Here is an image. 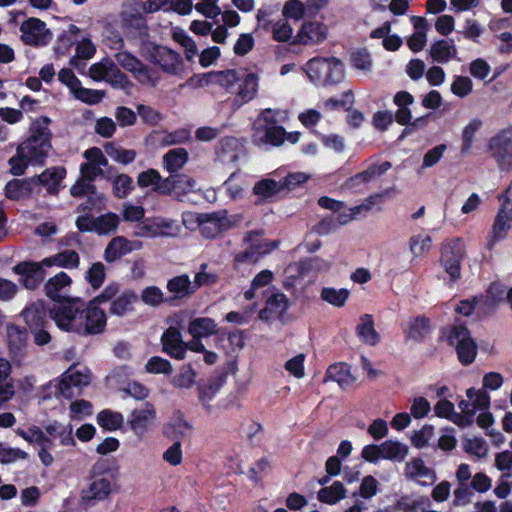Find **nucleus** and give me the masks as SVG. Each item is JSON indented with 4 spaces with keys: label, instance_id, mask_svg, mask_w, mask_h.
<instances>
[{
    "label": "nucleus",
    "instance_id": "1",
    "mask_svg": "<svg viewBox=\"0 0 512 512\" xmlns=\"http://www.w3.org/2000/svg\"><path fill=\"white\" fill-rule=\"evenodd\" d=\"M50 119L36 118L30 126V136L24 140L16 150V155L9 159L10 172L20 176L25 173L29 165H42L51 149Z\"/></svg>",
    "mask_w": 512,
    "mask_h": 512
},
{
    "label": "nucleus",
    "instance_id": "2",
    "mask_svg": "<svg viewBox=\"0 0 512 512\" xmlns=\"http://www.w3.org/2000/svg\"><path fill=\"white\" fill-rule=\"evenodd\" d=\"M302 70L314 84H335L344 76V65L335 57H314L302 67Z\"/></svg>",
    "mask_w": 512,
    "mask_h": 512
},
{
    "label": "nucleus",
    "instance_id": "3",
    "mask_svg": "<svg viewBox=\"0 0 512 512\" xmlns=\"http://www.w3.org/2000/svg\"><path fill=\"white\" fill-rule=\"evenodd\" d=\"M276 112L266 109L261 112L253 125V142L258 146H280L285 142L286 131L278 126Z\"/></svg>",
    "mask_w": 512,
    "mask_h": 512
},
{
    "label": "nucleus",
    "instance_id": "4",
    "mask_svg": "<svg viewBox=\"0 0 512 512\" xmlns=\"http://www.w3.org/2000/svg\"><path fill=\"white\" fill-rule=\"evenodd\" d=\"M83 304L80 299H65L49 308L50 318L62 331L79 334Z\"/></svg>",
    "mask_w": 512,
    "mask_h": 512
},
{
    "label": "nucleus",
    "instance_id": "5",
    "mask_svg": "<svg viewBox=\"0 0 512 512\" xmlns=\"http://www.w3.org/2000/svg\"><path fill=\"white\" fill-rule=\"evenodd\" d=\"M188 318V312L180 311L170 317V327L162 335L164 350L172 357L182 360L185 358V343L178 327H182Z\"/></svg>",
    "mask_w": 512,
    "mask_h": 512
},
{
    "label": "nucleus",
    "instance_id": "6",
    "mask_svg": "<svg viewBox=\"0 0 512 512\" xmlns=\"http://www.w3.org/2000/svg\"><path fill=\"white\" fill-rule=\"evenodd\" d=\"M91 377L86 367L71 366L60 377L53 387H61L64 398L71 399L78 394L83 387L90 384Z\"/></svg>",
    "mask_w": 512,
    "mask_h": 512
},
{
    "label": "nucleus",
    "instance_id": "7",
    "mask_svg": "<svg viewBox=\"0 0 512 512\" xmlns=\"http://www.w3.org/2000/svg\"><path fill=\"white\" fill-rule=\"evenodd\" d=\"M447 339L450 345L455 346L458 359L463 365H469L474 361L477 355V346L465 327H452L448 332Z\"/></svg>",
    "mask_w": 512,
    "mask_h": 512
},
{
    "label": "nucleus",
    "instance_id": "8",
    "mask_svg": "<svg viewBox=\"0 0 512 512\" xmlns=\"http://www.w3.org/2000/svg\"><path fill=\"white\" fill-rule=\"evenodd\" d=\"M119 222V216L109 212L96 218L91 215L79 216L76 219V226L81 232H95L99 235H106L116 231Z\"/></svg>",
    "mask_w": 512,
    "mask_h": 512
},
{
    "label": "nucleus",
    "instance_id": "9",
    "mask_svg": "<svg viewBox=\"0 0 512 512\" xmlns=\"http://www.w3.org/2000/svg\"><path fill=\"white\" fill-rule=\"evenodd\" d=\"M151 62L168 75L181 76L185 71L181 55L166 46H156L153 49Z\"/></svg>",
    "mask_w": 512,
    "mask_h": 512
},
{
    "label": "nucleus",
    "instance_id": "10",
    "mask_svg": "<svg viewBox=\"0 0 512 512\" xmlns=\"http://www.w3.org/2000/svg\"><path fill=\"white\" fill-rule=\"evenodd\" d=\"M466 397L467 399H462L458 404L465 426L472 423L477 412L488 410L490 406V396L484 389L469 388L466 390Z\"/></svg>",
    "mask_w": 512,
    "mask_h": 512
},
{
    "label": "nucleus",
    "instance_id": "11",
    "mask_svg": "<svg viewBox=\"0 0 512 512\" xmlns=\"http://www.w3.org/2000/svg\"><path fill=\"white\" fill-rule=\"evenodd\" d=\"M89 75L95 81H106L118 88H124L128 84L126 75L110 59H103L92 64L89 68Z\"/></svg>",
    "mask_w": 512,
    "mask_h": 512
},
{
    "label": "nucleus",
    "instance_id": "12",
    "mask_svg": "<svg viewBox=\"0 0 512 512\" xmlns=\"http://www.w3.org/2000/svg\"><path fill=\"white\" fill-rule=\"evenodd\" d=\"M117 63L125 70L131 72L134 77L143 85L155 86L158 82V76L151 69L145 67L132 54L121 51L115 55Z\"/></svg>",
    "mask_w": 512,
    "mask_h": 512
},
{
    "label": "nucleus",
    "instance_id": "13",
    "mask_svg": "<svg viewBox=\"0 0 512 512\" xmlns=\"http://www.w3.org/2000/svg\"><path fill=\"white\" fill-rule=\"evenodd\" d=\"M20 33L21 40L30 46H42L51 39L46 23L35 17H30L21 23Z\"/></svg>",
    "mask_w": 512,
    "mask_h": 512
},
{
    "label": "nucleus",
    "instance_id": "14",
    "mask_svg": "<svg viewBox=\"0 0 512 512\" xmlns=\"http://www.w3.org/2000/svg\"><path fill=\"white\" fill-rule=\"evenodd\" d=\"M106 322L105 311L90 301L81 314L79 335L100 334L104 331Z\"/></svg>",
    "mask_w": 512,
    "mask_h": 512
},
{
    "label": "nucleus",
    "instance_id": "15",
    "mask_svg": "<svg viewBox=\"0 0 512 512\" xmlns=\"http://www.w3.org/2000/svg\"><path fill=\"white\" fill-rule=\"evenodd\" d=\"M156 420V411L152 404L144 403L141 407L134 409L128 419V424L138 438L152 428Z\"/></svg>",
    "mask_w": 512,
    "mask_h": 512
},
{
    "label": "nucleus",
    "instance_id": "16",
    "mask_svg": "<svg viewBox=\"0 0 512 512\" xmlns=\"http://www.w3.org/2000/svg\"><path fill=\"white\" fill-rule=\"evenodd\" d=\"M200 232L207 238H214L231 228L236 222L235 217L228 216L226 211L204 213Z\"/></svg>",
    "mask_w": 512,
    "mask_h": 512
},
{
    "label": "nucleus",
    "instance_id": "17",
    "mask_svg": "<svg viewBox=\"0 0 512 512\" xmlns=\"http://www.w3.org/2000/svg\"><path fill=\"white\" fill-rule=\"evenodd\" d=\"M112 492L111 482L104 477H94L81 491V500L86 505H95L105 500Z\"/></svg>",
    "mask_w": 512,
    "mask_h": 512
},
{
    "label": "nucleus",
    "instance_id": "18",
    "mask_svg": "<svg viewBox=\"0 0 512 512\" xmlns=\"http://www.w3.org/2000/svg\"><path fill=\"white\" fill-rule=\"evenodd\" d=\"M500 200H502V204L492 228L490 245L504 239L512 227V202L506 196H501Z\"/></svg>",
    "mask_w": 512,
    "mask_h": 512
},
{
    "label": "nucleus",
    "instance_id": "19",
    "mask_svg": "<svg viewBox=\"0 0 512 512\" xmlns=\"http://www.w3.org/2000/svg\"><path fill=\"white\" fill-rule=\"evenodd\" d=\"M142 247L143 243L139 240L132 241L123 236H117L107 245L104 258L108 262H114L133 251L140 250Z\"/></svg>",
    "mask_w": 512,
    "mask_h": 512
},
{
    "label": "nucleus",
    "instance_id": "20",
    "mask_svg": "<svg viewBox=\"0 0 512 512\" xmlns=\"http://www.w3.org/2000/svg\"><path fill=\"white\" fill-rule=\"evenodd\" d=\"M404 475L407 479L415 481L422 486L431 485L436 480L435 471L426 466L420 458H413L406 463Z\"/></svg>",
    "mask_w": 512,
    "mask_h": 512
},
{
    "label": "nucleus",
    "instance_id": "21",
    "mask_svg": "<svg viewBox=\"0 0 512 512\" xmlns=\"http://www.w3.org/2000/svg\"><path fill=\"white\" fill-rule=\"evenodd\" d=\"M463 257V247L460 240L446 244L442 250V264L452 279L460 275V263Z\"/></svg>",
    "mask_w": 512,
    "mask_h": 512
},
{
    "label": "nucleus",
    "instance_id": "22",
    "mask_svg": "<svg viewBox=\"0 0 512 512\" xmlns=\"http://www.w3.org/2000/svg\"><path fill=\"white\" fill-rule=\"evenodd\" d=\"M327 27L317 21H307L301 26L297 40L303 45H316L323 42L327 38Z\"/></svg>",
    "mask_w": 512,
    "mask_h": 512
},
{
    "label": "nucleus",
    "instance_id": "23",
    "mask_svg": "<svg viewBox=\"0 0 512 512\" xmlns=\"http://www.w3.org/2000/svg\"><path fill=\"white\" fill-rule=\"evenodd\" d=\"M46 266L41 262H21L14 267V271L23 276V285L32 289L40 283L44 276V268Z\"/></svg>",
    "mask_w": 512,
    "mask_h": 512
},
{
    "label": "nucleus",
    "instance_id": "24",
    "mask_svg": "<svg viewBox=\"0 0 512 512\" xmlns=\"http://www.w3.org/2000/svg\"><path fill=\"white\" fill-rule=\"evenodd\" d=\"M259 78L254 73L243 72L235 96V105L242 106L253 100L258 91Z\"/></svg>",
    "mask_w": 512,
    "mask_h": 512
},
{
    "label": "nucleus",
    "instance_id": "25",
    "mask_svg": "<svg viewBox=\"0 0 512 512\" xmlns=\"http://www.w3.org/2000/svg\"><path fill=\"white\" fill-rule=\"evenodd\" d=\"M7 342L9 352L13 358H22L27 346L26 330L14 324L7 325Z\"/></svg>",
    "mask_w": 512,
    "mask_h": 512
},
{
    "label": "nucleus",
    "instance_id": "26",
    "mask_svg": "<svg viewBox=\"0 0 512 512\" xmlns=\"http://www.w3.org/2000/svg\"><path fill=\"white\" fill-rule=\"evenodd\" d=\"M66 176V169L62 166L47 168L39 176L33 177L36 180V187L38 185L44 186L48 192L57 193L60 189V184Z\"/></svg>",
    "mask_w": 512,
    "mask_h": 512
},
{
    "label": "nucleus",
    "instance_id": "27",
    "mask_svg": "<svg viewBox=\"0 0 512 512\" xmlns=\"http://www.w3.org/2000/svg\"><path fill=\"white\" fill-rule=\"evenodd\" d=\"M36 187V180L31 178L12 179L5 186V195L11 200L29 197Z\"/></svg>",
    "mask_w": 512,
    "mask_h": 512
},
{
    "label": "nucleus",
    "instance_id": "28",
    "mask_svg": "<svg viewBox=\"0 0 512 512\" xmlns=\"http://www.w3.org/2000/svg\"><path fill=\"white\" fill-rule=\"evenodd\" d=\"M71 283L72 280L68 274L60 272L45 283V293L50 299L58 303L67 293Z\"/></svg>",
    "mask_w": 512,
    "mask_h": 512
},
{
    "label": "nucleus",
    "instance_id": "29",
    "mask_svg": "<svg viewBox=\"0 0 512 512\" xmlns=\"http://www.w3.org/2000/svg\"><path fill=\"white\" fill-rule=\"evenodd\" d=\"M429 55L434 62L448 63L457 57L458 50L453 41L441 39L431 44Z\"/></svg>",
    "mask_w": 512,
    "mask_h": 512
},
{
    "label": "nucleus",
    "instance_id": "30",
    "mask_svg": "<svg viewBox=\"0 0 512 512\" xmlns=\"http://www.w3.org/2000/svg\"><path fill=\"white\" fill-rule=\"evenodd\" d=\"M22 315L29 328L46 326L48 324L47 309L43 300L31 303L23 310Z\"/></svg>",
    "mask_w": 512,
    "mask_h": 512
},
{
    "label": "nucleus",
    "instance_id": "31",
    "mask_svg": "<svg viewBox=\"0 0 512 512\" xmlns=\"http://www.w3.org/2000/svg\"><path fill=\"white\" fill-rule=\"evenodd\" d=\"M288 307L287 297L283 293L271 292L267 297L266 307L259 312L261 320H269L272 317L280 316Z\"/></svg>",
    "mask_w": 512,
    "mask_h": 512
},
{
    "label": "nucleus",
    "instance_id": "32",
    "mask_svg": "<svg viewBox=\"0 0 512 512\" xmlns=\"http://www.w3.org/2000/svg\"><path fill=\"white\" fill-rule=\"evenodd\" d=\"M356 334L366 345L375 346L380 340V336L374 327L373 318L369 314L360 317L356 326Z\"/></svg>",
    "mask_w": 512,
    "mask_h": 512
},
{
    "label": "nucleus",
    "instance_id": "33",
    "mask_svg": "<svg viewBox=\"0 0 512 512\" xmlns=\"http://www.w3.org/2000/svg\"><path fill=\"white\" fill-rule=\"evenodd\" d=\"M167 290L175 299H182L195 293V285L187 274H183L168 280Z\"/></svg>",
    "mask_w": 512,
    "mask_h": 512
},
{
    "label": "nucleus",
    "instance_id": "34",
    "mask_svg": "<svg viewBox=\"0 0 512 512\" xmlns=\"http://www.w3.org/2000/svg\"><path fill=\"white\" fill-rule=\"evenodd\" d=\"M216 322L208 317H198L189 322L188 333L193 338H206L217 333Z\"/></svg>",
    "mask_w": 512,
    "mask_h": 512
},
{
    "label": "nucleus",
    "instance_id": "35",
    "mask_svg": "<svg viewBox=\"0 0 512 512\" xmlns=\"http://www.w3.org/2000/svg\"><path fill=\"white\" fill-rule=\"evenodd\" d=\"M377 197L378 196H371L368 199H366V201L363 202L362 204L350 208L345 207L343 205V208H341L340 211L336 212L338 213L337 222L340 225H345L351 222L352 220L356 219L358 216L367 213L373 207L375 199Z\"/></svg>",
    "mask_w": 512,
    "mask_h": 512
},
{
    "label": "nucleus",
    "instance_id": "36",
    "mask_svg": "<svg viewBox=\"0 0 512 512\" xmlns=\"http://www.w3.org/2000/svg\"><path fill=\"white\" fill-rule=\"evenodd\" d=\"M45 431L51 440L58 439L62 446L75 445L73 427L70 424L64 425L58 422H52L45 427Z\"/></svg>",
    "mask_w": 512,
    "mask_h": 512
},
{
    "label": "nucleus",
    "instance_id": "37",
    "mask_svg": "<svg viewBox=\"0 0 512 512\" xmlns=\"http://www.w3.org/2000/svg\"><path fill=\"white\" fill-rule=\"evenodd\" d=\"M247 241L250 243V248L244 253L237 255L236 260L238 262H257L260 257L274 249L275 244L273 243H258L252 240L251 235L247 237Z\"/></svg>",
    "mask_w": 512,
    "mask_h": 512
},
{
    "label": "nucleus",
    "instance_id": "38",
    "mask_svg": "<svg viewBox=\"0 0 512 512\" xmlns=\"http://www.w3.org/2000/svg\"><path fill=\"white\" fill-rule=\"evenodd\" d=\"M390 168L391 163L387 161L379 165H372L367 170L351 177L348 181V185L353 188L361 184L368 183L387 172Z\"/></svg>",
    "mask_w": 512,
    "mask_h": 512
},
{
    "label": "nucleus",
    "instance_id": "39",
    "mask_svg": "<svg viewBox=\"0 0 512 512\" xmlns=\"http://www.w3.org/2000/svg\"><path fill=\"white\" fill-rule=\"evenodd\" d=\"M350 62L363 76H370L373 71V60L370 52L365 48L354 50L350 55Z\"/></svg>",
    "mask_w": 512,
    "mask_h": 512
},
{
    "label": "nucleus",
    "instance_id": "40",
    "mask_svg": "<svg viewBox=\"0 0 512 512\" xmlns=\"http://www.w3.org/2000/svg\"><path fill=\"white\" fill-rule=\"evenodd\" d=\"M79 262L78 253L73 250H66L43 259V264L47 267L58 266L68 269L78 267Z\"/></svg>",
    "mask_w": 512,
    "mask_h": 512
},
{
    "label": "nucleus",
    "instance_id": "41",
    "mask_svg": "<svg viewBox=\"0 0 512 512\" xmlns=\"http://www.w3.org/2000/svg\"><path fill=\"white\" fill-rule=\"evenodd\" d=\"M380 448L384 460L400 462L408 455V447L396 440H386L380 444Z\"/></svg>",
    "mask_w": 512,
    "mask_h": 512
},
{
    "label": "nucleus",
    "instance_id": "42",
    "mask_svg": "<svg viewBox=\"0 0 512 512\" xmlns=\"http://www.w3.org/2000/svg\"><path fill=\"white\" fill-rule=\"evenodd\" d=\"M318 500L329 505H334L346 497V489L340 481L320 489L317 493Z\"/></svg>",
    "mask_w": 512,
    "mask_h": 512
},
{
    "label": "nucleus",
    "instance_id": "43",
    "mask_svg": "<svg viewBox=\"0 0 512 512\" xmlns=\"http://www.w3.org/2000/svg\"><path fill=\"white\" fill-rule=\"evenodd\" d=\"M325 381L337 382L341 387H345L350 385L354 379L347 364L337 363L327 369Z\"/></svg>",
    "mask_w": 512,
    "mask_h": 512
},
{
    "label": "nucleus",
    "instance_id": "44",
    "mask_svg": "<svg viewBox=\"0 0 512 512\" xmlns=\"http://www.w3.org/2000/svg\"><path fill=\"white\" fill-rule=\"evenodd\" d=\"M137 296L130 290L123 291L112 302L110 312L117 316H123L132 310V305L136 301Z\"/></svg>",
    "mask_w": 512,
    "mask_h": 512
},
{
    "label": "nucleus",
    "instance_id": "45",
    "mask_svg": "<svg viewBox=\"0 0 512 512\" xmlns=\"http://www.w3.org/2000/svg\"><path fill=\"white\" fill-rule=\"evenodd\" d=\"M197 373L190 364L182 365L177 374L172 378L173 387L178 389H190L196 383Z\"/></svg>",
    "mask_w": 512,
    "mask_h": 512
},
{
    "label": "nucleus",
    "instance_id": "46",
    "mask_svg": "<svg viewBox=\"0 0 512 512\" xmlns=\"http://www.w3.org/2000/svg\"><path fill=\"white\" fill-rule=\"evenodd\" d=\"M429 503L424 496H403L393 507V512H418Z\"/></svg>",
    "mask_w": 512,
    "mask_h": 512
},
{
    "label": "nucleus",
    "instance_id": "47",
    "mask_svg": "<svg viewBox=\"0 0 512 512\" xmlns=\"http://www.w3.org/2000/svg\"><path fill=\"white\" fill-rule=\"evenodd\" d=\"M483 122L479 118L471 119L462 130V147L463 154L470 153L475 141V134L481 129Z\"/></svg>",
    "mask_w": 512,
    "mask_h": 512
},
{
    "label": "nucleus",
    "instance_id": "48",
    "mask_svg": "<svg viewBox=\"0 0 512 512\" xmlns=\"http://www.w3.org/2000/svg\"><path fill=\"white\" fill-rule=\"evenodd\" d=\"M188 160V152L184 148L169 150L163 157L165 168L169 172L180 170Z\"/></svg>",
    "mask_w": 512,
    "mask_h": 512
},
{
    "label": "nucleus",
    "instance_id": "49",
    "mask_svg": "<svg viewBox=\"0 0 512 512\" xmlns=\"http://www.w3.org/2000/svg\"><path fill=\"white\" fill-rule=\"evenodd\" d=\"M18 435L30 443L37 444L39 447H53V440L44 434L38 426H30L27 430L18 429Z\"/></svg>",
    "mask_w": 512,
    "mask_h": 512
},
{
    "label": "nucleus",
    "instance_id": "50",
    "mask_svg": "<svg viewBox=\"0 0 512 512\" xmlns=\"http://www.w3.org/2000/svg\"><path fill=\"white\" fill-rule=\"evenodd\" d=\"M350 295L345 288L324 287L321 290V299L334 307H343Z\"/></svg>",
    "mask_w": 512,
    "mask_h": 512
},
{
    "label": "nucleus",
    "instance_id": "51",
    "mask_svg": "<svg viewBox=\"0 0 512 512\" xmlns=\"http://www.w3.org/2000/svg\"><path fill=\"white\" fill-rule=\"evenodd\" d=\"M434 411L438 417L447 418L457 425L465 426L464 417L455 412L454 404L449 400H439L434 406Z\"/></svg>",
    "mask_w": 512,
    "mask_h": 512
},
{
    "label": "nucleus",
    "instance_id": "52",
    "mask_svg": "<svg viewBox=\"0 0 512 512\" xmlns=\"http://www.w3.org/2000/svg\"><path fill=\"white\" fill-rule=\"evenodd\" d=\"M105 152L113 161L123 165L132 163L136 158L134 150L124 149L112 143L105 145Z\"/></svg>",
    "mask_w": 512,
    "mask_h": 512
},
{
    "label": "nucleus",
    "instance_id": "53",
    "mask_svg": "<svg viewBox=\"0 0 512 512\" xmlns=\"http://www.w3.org/2000/svg\"><path fill=\"white\" fill-rule=\"evenodd\" d=\"M282 190L283 184L281 180L275 181L268 178L258 181L253 188L254 194L262 198H270Z\"/></svg>",
    "mask_w": 512,
    "mask_h": 512
},
{
    "label": "nucleus",
    "instance_id": "54",
    "mask_svg": "<svg viewBox=\"0 0 512 512\" xmlns=\"http://www.w3.org/2000/svg\"><path fill=\"white\" fill-rule=\"evenodd\" d=\"M123 421L124 418L121 413L111 410H103L97 416L99 426L108 431H115L119 429L122 426Z\"/></svg>",
    "mask_w": 512,
    "mask_h": 512
},
{
    "label": "nucleus",
    "instance_id": "55",
    "mask_svg": "<svg viewBox=\"0 0 512 512\" xmlns=\"http://www.w3.org/2000/svg\"><path fill=\"white\" fill-rule=\"evenodd\" d=\"M272 279L273 273L270 270H262L254 277L250 289L244 293L245 299L250 301L257 298L258 291L269 285Z\"/></svg>",
    "mask_w": 512,
    "mask_h": 512
},
{
    "label": "nucleus",
    "instance_id": "56",
    "mask_svg": "<svg viewBox=\"0 0 512 512\" xmlns=\"http://www.w3.org/2000/svg\"><path fill=\"white\" fill-rule=\"evenodd\" d=\"M430 331L429 321L418 316L408 323L407 337L415 341L422 340Z\"/></svg>",
    "mask_w": 512,
    "mask_h": 512
},
{
    "label": "nucleus",
    "instance_id": "57",
    "mask_svg": "<svg viewBox=\"0 0 512 512\" xmlns=\"http://www.w3.org/2000/svg\"><path fill=\"white\" fill-rule=\"evenodd\" d=\"M512 146V128H506L493 136L488 143L492 156Z\"/></svg>",
    "mask_w": 512,
    "mask_h": 512
},
{
    "label": "nucleus",
    "instance_id": "58",
    "mask_svg": "<svg viewBox=\"0 0 512 512\" xmlns=\"http://www.w3.org/2000/svg\"><path fill=\"white\" fill-rule=\"evenodd\" d=\"M197 190V183L194 179L186 175L175 176L174 182V196L182 200L188 193L195 192Z\"/></svg>",
    "mask_w": 512,
    "mask_h": 512
},
{
    "label": "nucleus",
    "instance_id": "59",
    "mask_svg": "<svg viewBox=\"0 0 512 512\" xmlns=\"http://www.w3.org/2000/svg\"><path fill=\"white\" fill-rule=\"evenodd\" d=\"M142 302L151 307H158L167 301L164 292L157 286H148L141 292Z\"/></svg>",
    "mask_w": 512,
    "mask_h": 512
},
{
    "label": "nucleus",
    "instance_id": "60",
    "mask_svg": "<svg viewBox=\"0 0 512 512\" xmlns=\"http://www.w3.org/2000/svg\"><path fill=\"white\" fill-rule=\"evenodd\" d=\"M96 53V47L92 40L85 37L76 43L75 56L71 59L72 65H77V59L89 60Z\"/></svg>",
    "mask_w": 512,
    "mask_h": 512
},
{
    "label": "nucleus",
    "instance_id": "61",
    "mask_svg": "<svg viewBox=\"0 0 512 512\" xmlns=\"http://www.w3.org/2000/svg\"><path fill=\"white\" fill-rule=\"evenodd\" d=\"M113 193L119 198L127 197L133 189V180L127 174H119L112 180Z\"/></svg>",
    "mask_w": 512,
    "mask_h": 512
},
{
    "label": "nucleus",
    "instance_id": "62",
    "mask_svg": "<svg viewBox=\"0 0 512 512\" xmlns=\"http://www.w3.org/2000/svg\"><path fill=\"white\" fill-rule=\"evenodd\" d=\"M238 147V142L234 138H226L221 143V148L218 151V159L226 164L233 163L238 159V154L235 151Z\"/></svg>",
    "mask_w": 512,
    "mask_h": 512
},
{
    "label": "nucleus",
    "instance_id": "63",
    "mask_svg": "<svg viewBox=\"0 0 512 512\" xmlns=\"http://www.w3.org/2000/svg\"><path fill=\"white\" fill-rule=\"evenodd\" d=\"M74 97L86 104L94 105L102 101L104 92L101 90L88 89L81 84L72 92Z\"/></svg>",
    "mask_w": 512,
    "mask_h": 512
},
{
    "label": "nucleus",
    "instance_id": "64",
    "mask_svg": "<svg viewBox=\"0 0 512 512\" xmlns=\"http://www.w3.org/2000/svg\"><path fill=\"white\" fill-rule=\"evenodd\" d=\"M272 35L274 40L278 42L288 41L293 34V28L289 24L288 20L283 18L279 19L272 24Z\"/></svg>",
    "mask_w": 512,
    "mask_h": 512
}]
</instances>
